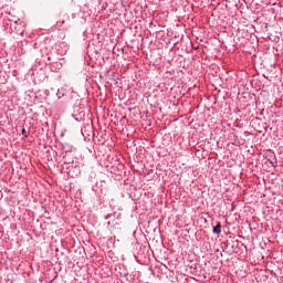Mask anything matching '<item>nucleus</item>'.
<instances>
[{
	"label": "nucleus",
	"instance_id": "f257e3e1",
	"mask_svg": "<svg viewBox=\"0 0 283 283\" xmlns=\"http://www.w3.org/2000/svg\"><path fill=\"white\" fill-rule=\"evenodd\" d=\"M222 226L220 224V222L213 228V233H222Z\"/></svg>",
	"mask_w": 283,
	"mask_h": 283
}]
</instances>
